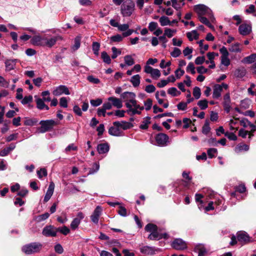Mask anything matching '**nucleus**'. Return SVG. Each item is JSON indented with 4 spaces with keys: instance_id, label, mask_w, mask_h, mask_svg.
I'll return each mask as SVG.
<instances>
[{
    "instance_id": "nucleus-1",
    "label": "nucleus",
    "mask_w": 256,
    "mask_h": 256,
    "mask_svg": "<svg viewBox=\"0 0 256 256\" xmlns=\"http://www.w3.org/2000/svg\"><path fill=\"white\" fill-rule=\"evenodd\" d=\"M42 248V244L40 242H32L24 246L22 251L26 254H32L38 253Z\"/></svg>"
},
{
    "instance_id": "nucleus-2",
    "label": "nucleus",
    "mask_w": 256,
    "mask_h": 256,
    "mask_svg": "<svg viewBox=\"0 0 256 256\" xmlns=\"http://www.w3.org/2000/svg\"><path fill=\"white\" fill-rule=\"evenodd\" d=\"M135 8L134 3L132 0H127L121 6V14L124 17L130 16Z\"/></svg>"
},
{
    "instance_id": "nucleus-3",
    "label": "nucleus",
    "mask_w": 256,
    "mask_h": 256,
    "mask_svg": "<svg viewBox=\"0 0 256 256\" xmlns=\"http://www.w3.org/2000/svg\"><path fill=\"white\" fill-rule=\"evenodd\" d=\"M40 124V132L41 133H44L52 130L54 126L56 124L55 121L52 120H42Z\"/></svg>"
},
{
    "instance_id": "nucleus-4",
    "label": "nucleus",
    "mask_w": 256,
    "mask_h": 256,
    "mask_svg": "<svg viewBox=\"0 0 256 256\" xmlns=\"http://www.w3.org/2000/svg\"><path fill=\"white\" fill-rule=\"evenodd\" d=\"M194 10L200 16L206 14H210L211 10L208 6L204 4H199L194 6Z\"/></svg>"
},
{
    "instance_id": "nucleus-5",
    "label": "nucleus",
    "mask_w": 256,
    "mask_h": 256,
    "mask_svg": "<svg viewBox=\"0 0 256 256\" xmlns=\"http://www.w3.org/2000/svg\"><path fill=\"white\" fill-rule=\"evenodd\" d=\"M228 87V85L225 83H222L221 84H215L213 88L212 98L215 99L218 98L221 96V92L223 88L227 90Z\"/></svg>"
},
{
    "instance_id": "nucleus-6",
    "label": "nucleus",
    "mask_w": 256,
    "mask_h": 256,
    "mask_svg": "<svg viewBox=\"0 0 256 256\" xmlns=\"http://www.w3.org/2000/svg\"><path fill=\"white\" fill-rule=\"evenodd\" d=\"M42 234L47 237H55L57 235V228L52 225L46 226L43 228Z\"/></svg>"
},
{
    "instance_id": "nucleus-7",
    "label": "nucleus",
    "mask_w": 256,
    "mask_h": 256,
    "mask_svg": "<svg viewBox=\"0 0 256 256\" xmlns=\"http://www.w3.org/2000/svg\"><path fill=\"white\" fill-rule=\"evenodd\" d=\"M172 246L176 250H184L187 248L186 243L181 238L175 239L172 242Z\"/></svg>"
},
{
    "instance_id": "nucleus-8",
    "label": "nucleus",
    "mask_w": 256,
    "mask_h": 256,
    "mask_svg": "<svg viewBox=\"0 0 256 256\" xmlns=\"http://www.w3.org/2000/svg\"><path fill=\"white\" fill-rule=\"evenodd\" d=\"M140 250L142 254L152 256L158 251V249L154 246H144L140 248Z\"/></svg>"
},
{
    "instance_id": "nucleus-9",
    "label": "nucleus",
    "mask_w": 256,
    "mask_h": 256,
    "mask_svg": "<svg viewBox=\"0 0 256 256\" xmlns=\"http://www.w3.org/2000/svg\"><path fill=\"white\" fill-rule=\"evenodd\" d=\"M52 94L56 96H58L62 94L69 95L70 92L67 86L64 85H60L55 88L52 92Z\"/></svg>"
},
{
    "instance_id": "nucleus-10",
    "label": "nucleus",
    "mask_w": 256,
    "mask_h": 256,
    "mask_svg": "<svg viewBox=\"0 0 256 256\" xmlns=\"http://www.w3.org/2000/svg\"><path fill=\"white\" fill-rule=\"evenodd\" d=\"M236 238L238 241L242 244H246L250 242L249 236L246 232L244 231L238 232Z\"/></svg>"
},
{
    "instance_id": "nucleus-11",
    "label": "nucleus",
    "mask_w": 256,
    "mask_h": 256,
    "mask_svg": "<svg viewBox=\"0 0 256 256\" xmlns=\"http://www.w3.org/2000/svg\"><path fill=\"white\" fill-rule=\"evenodd\" d=\"M168 140V136L163 133L158 134L156 136V140L157 144L160 146H166Z\"/></svg>"
},
{
    "instance_id": "nucleus-12",
    "label": "nucleus",
    "mask_w": 256,
    "mask_h": 256,
    "mask_svg": "<svg viewBox=\"0 0 256 256\" xmlns=\"http://www.w3.org/2000/svg\"><path fill=\"white\" fill-rule=\"evenodd\" d=\"M222 105L226 113H229L231 109V100L230 93H226L224 96Z\"/></svg>"
},
{
    "instance_id": "nucleus-13",
    "label": "nucleus",
    "mask_w": 256,
    "mask_h": 256,
    "mask_svg": "<svg viewBox=\"0 0 256 256\" xmlns=\"http://www.w3.org/2000/svg\"><path fill=\"white\" fill-rule=\"evenodd\" d=\"M84 218V216L82 212L78 214L76 217L74 218L70 224V228L72 230H76L80 224L82 220Z\"/></svg>"
},
{
    "instance_id": "nucleus-14",
    "label": "nucleus",
    "mask_w": 256,
    "mask_h": 256,
    "mask_svg": "<svg viewBox=\"0 0 256 256\" xmlns=\"http://www.w3.org/2000/svg\"><path fill=\"white\" fill-rule=\"evenodd\" d=\"M113 126L108 129V134L113 136H118L122 135V131L121 130L119 126L113 122Z\"/></svg>"
},
{
    "instance_id": "nucleus-15",
    "label": "nucleus",
    "mask_w": 256,
    "mask_h": 256,
    "mask_svg": "<svg viewBox=\"0 0 256 256\" xmlns=\"http://www.w3.org/2000/svg\"><path fill=\"white\" fill-rule=\"evenodd\" d=\"M102 208L100 206H97L94 210L93 214L90 216L92 221L94 224H98L100 216L102 213Z\"/></svg>"
},
{
    "instance_id": "nucleus-16",
    "label": "nucleus",
    "mask_w": 256,
    "mask_h": 256,
    "mask_svg": "<svg viewBox=\"0 0 256 256\" xmlns=\"http://www.w3.org/2000/svg\"><path fill=\"white\" fill-rule=\"evenodd\" d=\"M240 33L243 36H246L251 32L252 28L250 26L247 24H242L238 28Z\"/></svg>"
},
{
    "instance_id": "nucleus-17",
    "label": "nucleus",
    "mask_w": 256,
    "mask_h": 256,
    "mask_svg": "<svg viewBox=\"0 0 256 256\" xmlns=\"http://www.w3.org/2000/svg\"><path fill=\"white\" fill-rule=\"evenodd\" d=\"M108 100L111 102L112 106L117 108H120L122 106V102L120 98L114 96H110L108 98Z\"/></svg>"
},
{
    "instance_id": "nucleus-18",
    "label": "nucleus",
    "mask_w": 256,
    "mask_h": 256,
    "mask_svg": "<svg viewBox=\"0 0 256 256\" xmlns=\"http://www.w3.org/2000/svg\"><path fill=\"white\" fill-rule=\"evenodd\" d=\"M54 188V182H52L50 183L48 190H47V192H46V194L44 196V202H46L48 201L49 200L51 196H52Z\"/></svg>"
},
{
    "instance_id": "nucleus-19",
    "label": "nucleus",
    "mask_w": 256,
    "mask_h": 256,
    "mask_svg": "<svg viewBox=\"0 0 256 256\" xmlns=\"http://www.w3.org/2000/svg\"><path fill=\"white\" fill-rule=\"evenodd\" d=\"M44 38L39 36H35L31 39V42L34 46H44Z\"/></svg>"
},
{
    "instance_id": "nucleus-20",
    "label": "nucleus",
    "mask_w": 256,
    "mask_h": 256,
    "mask_svg": "<svg viewBox=\"0 0 256 256\" xmlns=\"http://www.w3.org/2000/svg\"><path fill=\"white\" fill-rule=\"evenodd\" d=\"M114 124L119 126L121 130L129 129L132 126V124L131 123L126 121H122L121 122H114Z\"/></svg>"
},
{
    "instance_id": "nucleus-21",
    "label": "nucleus",
    "mask_w": 256,
    "mask_h": 256,
    "mask_svg": "<svg viewBox=\"0 0 256 256\" xmlns=\"http://www.w3.org/2000/svg\"><path fill=\"white\" fill-rule=\"evenodd\" d=\"M194 251L198 253V256H204L207 252L206 248L202 244H198L194 248Z\"/></svg>"
},
{
    "instance_id": "nucleus-22",
    "label": "nucleus",
    "mask_w": 256,
    "mask_h": 256,
    "mask_svg": "<svg viewBox=\"0 0 256 256\" xmlns=\"http://www.w3.org/2000/svg\"><path fill=\"white\" fill-rule=\"evenodd\" d=\"M60 36H54L51 38L50 39L44 38V46H47L49 48L52 47L56 44V41L58 40Z\"/></svg>"
},
{
    "instance_id": "nucleus-23",
    "label": "nucleus",
    "mask_w": 256,
    "mask_h": 256,
    "mask_svg": "<svg viewBox=\"0 0 256 256\" xmlns=\"http://www.w3.org/2000/svg\"><path fill=\"white\" fill-rule=\"evenodd\" d=\"M97 150L100 154H105L109 150V146L107 144H100L98 145Z\"/></svg>"
},
{
    "instance_id": "nucleus-24",
    "label": "nucleus",
    "mask_w": 256,
    "mask_h": 256,
    "mask_svg": "<svg viewBox=\"0 0 256 256\" xmlns=\"http://www.w3.org/2000/svg\"><path fill=\"white\" fill-rule=\"evenodd\" d=\"M126 106L128 108L127 112L131 115H134L135 114H140L141 110H136V108H132V106L128 102L126 103Z\"/></svg>"
},
{
    "instance_id": "nucleus-25",
    "label": "nucleus",
    "mask_w": 256,
    "mask_h": 256,
    "mask_svg": "<svg viewBox=\"0 0 256 256\" xmlns=\"http://www.w3.org/2000/svg\"><path fill=\"white\" fill-rule=\"evenodd\" d=\"M246 74V70L244 68H237L234 72V76L238 78H242Z\"/></svg>"
},
{
    "instance_id": "nucleus-26",
    "label": "nucleus",
    "mask_w": 256,
    "mask_h": 256,
    "mask_svg": "<svg viewBox=\"0 0 256 256\" xmlns=\"http://www.w3.org/2000/svg\"><path fill=\"white\" fill-rule=\"evenodd\" d=\"M16 60H8L5 62L6 70L7 71H10L14 68L16 64Z\"/></svg>"
},
{
    "instance_id": "nucleus-27",
    "label": "nucleus",
    "mask_w": 256,
    "mask_h": 256,
    "mask_svg": "<svg viewBox=\"0 0 256 256\" xmlns=\"http://www.w3.org/2000/svg\"><path fill=\"white\" fill-rule=\"evenodd\" d=\"M132 97H136V94L132 92H126L121 94V98L124 100L126 103L128 102V100Z\"/></svg>"
},
{
    "instance_id": "nucleus-28",
    "label": "nucleus",
    "mask_w": 256,
    "mask_h": 256,
    "mask_svg": "<svg viewBox=\"0 0 256 256\" xmlns=\"http://www.w3.org/2000/svg\"><path fill=\"white\" fill-rule=\"evenodd\" d=\"M256 61V54H252L250 56L244 58L242 62L246 64H252Z\"/></svg>"
},
{
    "instance_id": "nucleus-29",
    "label": "nucleus",
    "mask_w": 256,
    "mask_h": 256,
    "mask_svg": "<svg viewBox=\"0 0 256 256\" xmlns=\"http://www.w3.org/2000/svg\"><path fill=\"white\" fill-rule=\"evenodd\" d=\"M186 36L190 41H192L194 39L198 40L199 37V34L196 30H193L190 32H188L186 33Z\"/></svg>"
},
{
    "instance_id": "nucleus-30",
    "label": "nucleus",
    "mask_w": 256,
    "mask_h": 256,
    "mask_svg": "<svg viewBox=\"0 0 256 256\" xmlns=\"http://www.w3.org/2000/svg\"><path fill=\"white\" fill-rule=\"evenodd\" d=\"M140 76L139 74H136L131 78L130 82L134 87H137L140 84Z\"/></svg>"
},
{
    "instance_id": "nucleus-31",
    "label": "nucleus",
    "mask_w": 256,
    "mask_h": 256,
    "mask_svg": "<svg viewBox=\"0 0 256 256\" xmlns=\"http://www.w3.org/2000/svg\"><path fill=\"white\" fill-rule=\"evenodd\" d=\"M150 117H146L144 118L140 126V128L142 130L148 129V125L150 123Z\"/></svg>"
},
{
    "instance_id": "nucleus-32",
    "label": "nucleus",
    "mask_w": 256,
    "mask_h": 256,
    "mask_svg": "<svg viewBox=\"0 0 256 256\" xmlns=\"http://www.w3.org/2000/svg\"><path fill=\"white\" fill-rule=\"evenodd\" d=\"M159 22L162 26H171V22L170 20L168 17L166 16H162L159 19Z\"/></svg>"
},
{
    "instance_id": "nucleus-33",
    "label": "nucleus",
    "mask_w": 256,
    "mask_h": 256,
    "mask_svg": "<svg viewBox=\"0 0 256 256\" xmlns=\"http://www.w3.org/2000/svg\"><path fill=\"white\" fill-rule=\"evenodd\" d=\"M240 44L236 42L232 44L229 48V50L234 52H240L242 50L240 47Z\"/></svg>"
},
{
    "instance_id": "nucleus-34",
    "label": "nucleus",
    "mask_w": 256,
    "mask_h": 256,
    "mask_svg": "<svg viewBox=\"0 0 256 256\" xmlns=\"http://www.w3.org/2000/svg\"><path fill=\"white\" fill-rule=\"evenodd\" d=\"M189 172H184L182 174L183 178L186 180V181H184V186H188L192 180V178L189 176Z\"/></svg>"
},
{
    "instance_id": "nucleus-35",
    "label": "nucleus",
    "mask_w": 256,
    "mask_h": 256,
    "mask_svg": "<svg viewBox=\"0 0 256 256\" xmlns=\"http://www.w3.org/2000/svg\"><path fill=\"white\" fill-rule=\"evenodd\" d=\"M125 64L128 66H131L134 64V59L131 55H126L124 56Z\"/></svg>"
},
{
    "instance_id": "nucleus-36",
    "label": "nucleus",
    "mask_w": 256,
    "mask_h": 256,
    "mask_svg": "<svg viewBox=\"0 0 256 256\" xmlns=\"http://www.w3.org/2000/svg\"><path fill=\"white\" fill-rule=\"evenodd\" d=\"M148 238L150 240H160L162 238V236L160 234L158 233L157 230L152 232L148 236Z\"/></svg>"
},
{
    "instance_id": "nucleus-37",
    "label": "nucleus",
    "mask_w": 256,
    "mask_h": 256,
    "mask_svg": "<svg viewBox=\"0 0 256 256\" xmlns=\"http://www.w3.org/2000/svg\"><path fill=\"white\" fill-rule=\"evenodd\" d=\"M168 93L172 96H176L180 94V92L174 87L169 88L168 90Z\"/></svg>"
},
{
    "instance_id": "nucleus-38",
    "label": "nucleus",
    "mask_w": 256,
    "mask_h": 256,
    "mask_svg": "<svg viewBox=\"0 0 256 256\" xmlns=\"http://www.w3.org/2000/svg\"><path fill=\"white\" fill-rule=\"evenodd\" d=\"M101 57L103 60L104 62L108 64H110L111 62V59L110 56L108 55L106 52H102L101 53Z\"/></svg>"
},
{
    "instance_id": "nucleus-39",
    "label": "nucleus",
    "mask_w": 256,
    "mask_h": 256,
    "mask_svg": "<svg viewBox=\"0 0 256 256\" xmlns=\"http://www.w3.org/2000/svg\"><path fill=\"white\" fill-rule=\"evenodd\" d=\"M176 32V30H172L169 28H166L164 29V34L166 36H168L169 38H172Z\"/></svg>"
},
{
    "instance_id": "nucleus-40",
    "label": "nucleus",
    "mask_w": 256,
    "mask_h": 256,
    "mask_svg": "<svg viewBox=\"0 0 256 256\" xmlns=\"http://www.w3.org/2000/svg\"><path fill=\"white\" fill-rule=\"evenodd\" d=\"M36 107L38 109L43 110L46 104L42 98H36Z\"/></svg>"
},
{
    "instance_id": "nucleus-41",
    "label": "nucleus",
    "mask_w": 256,
    "mask_h": 256,
    "mask_svg": "<svg viewBox=\"0 0 256 256\" xmlns=\"http://www.w3.org/2000/svg\"><path fill=\"white\" fill-rule=\"evenodd\" d=\"M100 43L98 42H93L92 43V50L94 52V53L96 55V56H98V52H99V50H100Z\"/></svg>"
},
{
    "instance_id": "nucleus-42",
    "label": "nucleus",
    "mask_w": 256,
    "mask_h": 256,
    "mask_svg": "<svg viewBox=\"0 0 256 256\" xmlns=\"http://www.w3.org/2000/svg\"><path fill=\"white\" fill-rule=\"evenodd\" d=\"M100 168V165L96 162H94L92 165V168L90 169L88 174H92L97 172Z\"/></svg>"
},
{
    "instance_id": "nucleus-43",
    "label": "nucleus",
    "mask_w": 256,
    "mask_h": 256,
    "mask_svg": "<svg viewBox=\"0 0 256 256\" xmlns=\"http://www.w3.org/2000/svg\"><path fill=\"white\" fill-rule=\"evenodd\" d=\"M145 230L147 232H152L156 230H158V227L154 224H148L145 227Z\"/></svg>"
},
{
    "instance_id": "nucleus-44",
    "label": "nucleus",
    "mask_w": 256,
    "mask_h": 256,
    "mask_svg": "<svg viewBox=\"0 0 256 256\" xmlns=\"http://www.w3.org/2000/svg\"><path fill=\"white\" fill-rule=\"evenodd\" d=\"M112 59L116 58L118 56L121 54H122L121 50L118 49L116 48L114 46L112 48Z\"/></svg>"
},
{
    "instance_id": "nucleus-45",
    "label": "nucleus",
    "mask_w": 256,
    "mask_h": 256,
    "mask_svg": "<svg viewBox=\"0 0 256 256\" xmlns=\"http://www.w3.org/2000/svg\"><path fill=\"white\" fill-rule=\"evenodd\" d=\"M74 44L72 47V48L74 50H77L80 47V38L78 36L74 38Z\"/></svg>"
},
{
    "instance_id": "nucleus-46",
    "label": "nucleus",
    "mask_w": 256,
    "mask_h": 256,
    "mask_svg": "<svg viewBox=\"0 0 256 256\" xmlns=\"http://www.w3.org/2000/svg\"><path fill=\"white\" fill-rule=\"evenodd\" d=\"M208 102L206 100H200L198 103V105L200 107L201 110H205L208 106Z\"/></svg>"
},
{
    "instance_id": "nucleus-47",
    "label": "nucleus",
    "mask_w": 256,
    "mask_h": 256,
    "mask_svg": "<svg viewBox=\"0 0 256 256\" xmlns=\"http://www.w3.org/2000/svg\"><path fill=\"white\" fill-rule=\"evenodd\" d=\"M210 130L209 122L206 120L202 126V132L203 134H207L210 131Z\"/></svg>"
},
{
    "instance_id": "nucleus-48",
    "label": "nucleus",
    "mask_w": 256,
    "mask_h": 256,
    "mask_svg": "<svg viewBox=\"0 0 256 256\" xmlns=\"http://www.w3.org/2000/svg\"><path fill=\"white\" fill-rule=\"evenodd\" d=\"M150 75L152 78L158 80L161 74L160 70L154 68Z\"/></svg>"
},
{
    "instance_id": "nucleus-49",
    "label": "nucleus",
    "mask_w": 256,
    "mask_h": 256,
    "mask_svg": "<svg viewBox=\"0 0 256 256\" xmlns=\"http://www.w3.org/2000/svg\"><path fill=\"white\" fill-rule=\"evenodd\" d=\"M192 52V49L188 47H186L184 50H183V54L184 55L186 56H188V58L189 60L191 59L192 58V56L191 55V54Z\"/></svg>"
},
{
    "instance_id": "nucleus-50",
    "label": "nucleus",
    "mask_w": 256,
    "mask_h": 256,
    "mask_svg": "<svg viewBox=\"0 0 256 256\" xmlns=\"http://www.w3.org/2000/svg\"><path fill=\"white\" fill-rule=\"evenodd\" d=\"M37 174L39 178H42L43 176H47V171L45 168H41L39 170H38Z\"/></svg>"
},
{
    "instance_id": "nucleus-51",
    "label": "nucleus",
    "mask_w": 256,
    "mask_h": 256,
    "mask_svg": "<svg viewBox=\"0 0 256 256\" xmlns=\"http://www.w3.org/2000/svg\"><path fill=\"white\" fill-rule=\"evenodd\" d=\"M236 151H248L249 150V146L246 144H240L236 147Z\"/></svg>"
},
{
    "instance_id": "nucleus-52",
    "label": "nucleus",
    "mask_w": 256,
    "mask_h": 256,
    "mask_svg": "<svg viewBox=\"0 0 256 256\" xmlns=\"http://www.w3.org/2000/svg\"><path fill=\"white\" fill-rule=\"evenodd\" d=\"M193 95L196 99H198L201 95L200 89L197 86H196L194 88Z\"/></svg>"
},
{
    "instance_id": "nucleus-53",
    "label": "nucleus",
    "mask_w": 256,
    "mask_h": 256,
    "mask_svg": "<svg viewBox=\"0 0 256 256\" xmlns=\"http://www.w3.org/2000/svg\"><path fill=\"white\" fill-rule=\"evenodd\" d=\"M60 232L62 234L64 235H66L70 232V230L66 226H64L62 228H57V232Z\"/></svg>"
},
{
    "instance_id": "nucleus-54",
    "label": "nucleus",
    "mask_w": 256,
    "mask_h": 256,
    "mask_svg": "<svg viewBox=\"0 0 256 256\" xmlns=\"http://www.w3.org/2000/svg\"><path fill=\"white\" fill-rule=\"evenodd\" d=\"M123 39L122 36L120 34H116L114 36H112L110 38L111 42H120L122 41Z\"/></svg>"
},
{
    "instance_id": "nucleus-55",
    "label": "nucleus",
    "mask_w": 256,
    "mask_h": 256,
    "mask_svg": "<svg viewBox=\"0 0 256 256\" xmlns=\"http://www.w3.org/2000/svg\"><path fill=\"white\" fill-rule=\"evenodd\" d=\"M181 50L177 48H174L172 52H170V55L174 58H177L181 54Z\"/></svg>"
},
{
    "instance_id": "nucleus-56",
    "label": "nucleus",
    "mask_w": 256,
    "mask_h": 256,
    "mask_svg": "<svg viewBox=\"0 0 256 256\" xmlns=\"http://www.w3.org/2000/svg\"><path fill=\"white\" fill-rule=\"evenodd\" d=\"M207 153L210 158H212L217 153V150L214 148H210L208 150Z\"/></svg>"
},
{
    "instance_id": "nucleus-57",
    "label": "nucleus",
    "mask_w": 256,
    "mask_h": 256,
    "mask_svg": "<svg viewBox=\"0 0 256 256\" xmlns=\"http://www.w3.org/2000/svg\"><path fill=\"white\" fill-rule=\"evenodd\" d=\"M186 71L188 72H190L192 74H194L196 73L195 68L192 62H190L188 64L186 68Z\"/></svg>"
},
{
    "instance_id": "nucleus-58",
    "label": "nucleus",
    "mask_w": 256,
    "mask_h": 256,
    "mask_svg": "<svg viewBox=\"0 0 256 256\" xmlns=\"http://www.w3.org/2000/svg\"><path fill=\"white\" fill-rule=\"evenodd\" d=\"M156 88L152 84H149L146 86L144 90L148 93H152L155 92Z\"/></svg>"
},
{
    "instance_id": "nucleus-59",
    "label": "nucleus",
    "mask_w": 256,
    "mask_h": 256,
    "mask_svg": "<svg viewBox=\"0 0 256 256\" xmlns=\"http://www.w3.org/2000/svg\"><path fill=\"white\" fill-rule=\"evenodd\" d=\"M221 64L226 66H228L230 64V60L228 56L221 57Z\"/></svg>"
},
{
    "instance_id": "nucleus-60",
    "label": "nucleus",
    "mask_w": 256,
    "mask_h": 256,
    "mask_svg": "<svg viewBox=\"0 0 256 256\" xmlns=\"http://www.w3.org/2000/svg\"><path fill=\"white\" fill-rule=\"evenodd\" d=\"M36 121L33 120L32 119L25 118L24 120V124L26 126H32L36 123Z\"/></svg>"
},
{
    "instance_id": "nucleus-61",
    "label": "nucleus",
    "mask_w": 256,
    "mask_h": 256,
    "mask_svg": "<svg viewBox=\"0 0 256 256\" xmlns=\"http://www.w3.org/2000/svg\"><path fill=\"white\" fill-rule=\"evenodd\" d=\"M152 102V101L150 98H148L146 102H144V104L146 110H148L151 108Z\"/></svg>"
},
{
    "instance_id": "nucleus-62",
    "label": "nucleus",
    "mask_w": 256,
    "mask_h": 256,
    "mask_svg": "<svg viewBox=\"0 0 256 256\" xmlns=\"http://www.w3.org/2000/svg\"><path fill=\"white\" fill-rule=\"evenodd\" d=\"M60 106L66 108L68 107V100L65 97H62L60 100Z\"/></svg>"
},
{
    "instance_id": "nucleus-63",
    "label": "nucleus",
    "mask_w": 256,
    "mask_h": 256,
    "mask_svg": "<svg viewBox=\"0 0 256 256\" xmlns=\"http://www.w3.org/2000/svg\"><path fill=\"white\" fill-rule=\"evenodd\" d=\"M224 135L230 140H237V136L232 132H226L224 134Z\"/></svg>"
},
{
    "instance_id": "nucleus-64",
    "label": "nucleus",
    "mask_w": 256,
    "mask_h": 256,
    "mask_svg": "<svg viewBox=\"0 0 256 256\" xmlns=\"http://www.w3.org/2000/svg\"><path fill=\"white\" fill-rule=\"evenodd\" d=\"M158 26V24L157 22H152L150 23H149L148 28L150 31L153 32L154 30L157 28Z\"/></svg>"
}]
</instances>
